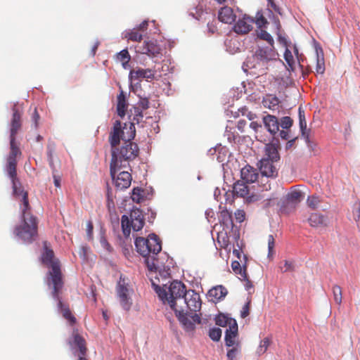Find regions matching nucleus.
I'll return each instance as SVG.
<instances>
[{
    "mask_svg": "<svg viewBox=\"0 0 360 360\" xmlns=\"http://www.w3.org/2000/svg\"><path fill=\"white\" fill-rule=\"evenodd\" d=\"M276 55L277 53L274 50V45L259 46L255 54L256 58L263 63L275 60Z\"/></svg>",
    "mask_w": 360,
    "mask_h": 360,
    "instance_id": "obj_15",
    "label": "nucleus"
},
{
    "mask_svg": "<svg viewBox=\"0 0 360 360\" xmlns=\"http://www.w3.org/2000/svg\"><path fill=\"white\" fill-rule=\"evenodd\" d=\"M199 4L195 8V13L191 12L190 15L195 18L196 20H200L203 14L202 6L200 4L202 0H198Z\"/></svg>",
    "mask_w": 360,
    "mask_h": 360,
    "instance_id": "obj_47",
    "label": "nucleus"
},
{
    "mask_svg": "<svg viewBox=\"0 0 360 360\" xmlns=\"http://www.w3.org/2000/svg\"><path fill=\"white\" fill-rule=\"evenodd\" d=\"M117 59L120 61L130 60L131 56L127 49H123L117 53Z\"/></svg>",
    "mask_w": 360,
    "mask_h": 360,
    "instance_id": "obj_45",
    "label": "nucleus"
},
{
    "mask_svg": "<svg viewBox=\"0 0 360 360\" xmlns=\"http://www.w3.org/2000/svg\"><path fill=\"white\" fill-rule=\"evenodd\" d=\"M141 189L139 188H134L132 191V200L133 201L139 202L140 199Z\"/></svg>",
    "mask_w": 360,
    "mask_h": 360,
    "instance_id": "obj_54",
    "label": "nucleus"
},
{
    "mask_svg": "<svg viewBox=\"0 0 360 360\" xmlns=\"http://www.w3.org/2000/svg\"><path fill=\"white\" fill-rule=\"evenodd\" d=\"M249 310H250V301H248L247 303L244 304V306L242 308V310L240 311V316L242 318H245L249 315Z\"/></svg>",
    "mask_w": 360,
    "mask_h": 360,
    "instance_id": "obj_51",
    "label": "nucleus"
},
{
    "mask_svg": "<svg viewBox=\"0 0 360 360\" xmlns=\"http://www.w3.org/2000/svg\"><path fill=\"white\" fill-rule=\"evenodd\" d=\"M235 218L237 222L241 223L245 220V213L242 210H237L235 212Z\"/></svg>",
    "mask_w": 360,
    "mask_h": 360,
    "instance_id": "obj_49",
    "label": "nucleus"
},
{
    "mask_svg": "<svg viewBox=\"0 0 360 360\" xmlns=\"http://www.w3.org/2000/svg\"><path fill=\"white\" fill-rule=\"evenodd\" d=\"M148 25V20H143L139 26L138 29L142 31H144L147 29V27Z\"/></svg>",
    "mask_w": 360,
    "mask_h": 360,
    "instance_id": "obj_61",
    "label": "nucleus"
},
{
    "mask_svg": "<svg viewBox=\"0 0 360 360\" xmlns=\"http://www.w3.org/2000/svg\"><path fill=\"white\" fill-rule=\"evenodd\" d=\"M292 125V120L288 116L282 117L279 122V126H281L283 129H288Z\"/></svg>",
    "mask_w": 360,
    "mask_h": 360,
    "instance_id": "obj_44",
    "label": "nucleus"
},
{
    "mask_svg": "<svg viewBox=\"0 0 360 360\" xmlns=\"http://www.w3.org/2000/svg\"><path fill=\"white\" fill-rule=\"evenodd\" d=\"M121 225L124 236L127 238L131 233V229L134 231H140L144 225V218L142 211L134 209L130 213V217L123 214L121 218Z\"/></svg>",
    "mask_w": 360,
    "mask_h": 360,
    "instance_id": "obj_7",
    "label": "nucleus"
},
{
    "mask_svg": "<svg viewBox=\"0 0 360 360\" xmlns=\"http://www.w3.org/2000/svg\"><path fill=\"white\" fill-rule=\"evenodd\" d=\"M117 112L120 117H124L127 110V101L126 96L122 90H121L120 94L117 96Z\"/></svg>",
    "mask_w": 360,
    "mask_h": 360,
    "instance_id": "obj_24",
    "label": "nucleus"
},
{
    "mask_svg": "<svg viewBox=\"0 0 360 360\" xmlns=\"http://www.w3.org/2000/svg\"><path fill=\"white\" fill-rule=\"evenodd\" d=\"M124 38L133 41H141L143 36L136 29H133L124 33Z\"/></svg>",
    "mask_w": 360,
    "mask_h": 360,
    "instance_id": "obj_34",
    "label": "nucleus"
},
{
    "mask_svg": "<svg viewBox=\"0 0 360 360\" xmlns=\"http://www.w3.org/2000/svg\"><path fill=\"white\" fill-rule=\"evenodd\" d=\"M157 70L155 68H139L135 70H131L129 74V80L131 84L139 79H146L147 82H150L155 79Z\"/></svg>",
    "mask_w": 360,
    "mask_h": 360,
    "instance_id": "obj_13",
    "label": "nucleus"
},
{
    "mask_svg": "<svg viewBox=\"0 0 360 360\" xmlns=\"http://www.w3.org/2000/svg\"><path fill=\"white\" fill-rule=\"evenodd\" d=\"M12 117L7 124L10 151L5 158L4 172L6 177L11 182L13 195L22 196L20 206L22 225L16 227L15 234L23 243H31L37 235V220L30 213L28 194L24 191L17 174V158L20 156L22 153L16 141V136L22 125V110L15 103L12 107Z\"/></svg>",
    "mask_w": 360,
    "mask_h": 360,
    "instance_id": "obj_1",
    "label": "nucleus"
},
{
    "mask_svg": "<svg viewBox=\"0 0 360 360\" xmlns=\"http://www.w3.org/2000/svg\"><path fill=\"white\" fill-rule=\"evenodd\" d=\"M246 283L245 285V290H249L253 288V285L250 280L247 278V280H244Z\"/></svg>",
    "mask_w": 360,
    "mask_h": 360,
    "instance_id": "obj_62",
    "label": "nucleus"
},
{
    "mask_svg": "<svg viewBox=\"0 0 360 360\" xmlns=\"http://www.w3.org/2000/svg\"><path fill=\"white\" fill-rule=\"evenodd\" d=\"M59 292H57V295L55 297L53 295V291L52 292L53 298L58 302V309L63 314V316L69 321L70 325H73L76 322L75 317L71 314V311L68 307V306L65 305L61 301V299L59 297Z\"/></svg>",
    "mask_w": 360,
    "mask_h": 360,
    "instance_id": "obj_18",
    "label": "nucleus"
},
{
    "mask_svg": "<svg viewBox=\"0 0 360 360\" xmlns=\"http://www.w3.org/2000/svg\"><path fill=\"white\" fill-rule=\"evenodd\" d=\"M250 127L252 129L255 131H257L259 128L262 127L260 124H258L257 122H252L250 124Z\"/></svg>",
    "mask_w": 360,
    "mask_h": 360,
    "instance_id": "obj_59",
    "label": "nucleus"
},
{
    "mask_svg": "<svg viewBox=\"0 0 360 360\" xmlns=\"http://www.w3.org/2000/svg\"><path fill=\"white\" fill-rule=\"evenodd\" d=\"M93 229H94V226H93L92 222L91 221H88L86 232H87V236H88V237L89 238H91V236H92Z\"/></svg>",
    "mask_w": 360,
    "mask_h": 360,
    "instance_id": "obj_58",
    "label": "nucleus"
},
{
    "mask_svg": "<svg viewBox=\"0 0 360 360\" xmlns=\"http://www.w3.org/2000/svg\"><path fill=\"white\" fill-rule=\"evenodd\" d=\"M218 18L224 23L231 24L236 21V15L231 8L224 6L219 10Z\"/></svg>",
    "mask_w": 360,
    "mask_h": 360,
    "instance_id": "obj_22",
    "label": "nucleus"
},
{
    "mask_svg": "<svg viewBox=\"0 0 360 360\" xmlns=\"http://www.w3.org/2000/svg\"><path fill=\"white\" fill-rule=\"evenodd\" d=\"M247 124V122L246 120H240L238 122V124H237V128L238 129L243 132L244 131V128L245 127Z\"/></svg>",
    "mask_w": 360,
    "mask_h": 360,
    "instance_id": "obj_57",
    "label": "nucleus"
},
{
    "mask_svg": "<svg viewBox=\"0 0 360 360\" xmlns=\"http://www.w3.org/2000/svg\"><path fill=\"white\" fill-rule=\"evenodd\" d=\"M134 245L137 252L146 258V264L150 271H156L157 268L153 260L150 261L147 256L150 253L158 255L162 249L161 243L158 236L155 233L149 234L148 238L137 237L135 239Z\"/></svg>",
    "mask_w": 360,
    "mask_h": 360,
    "instance_id": "obj_4",
    "label": "nucleus"
},
{
    "mask_svg": "<svg viewBox=\"0 0 360 360\" xmlns=\"http://www.w3.org/2000/svg\"><path fill=\"white\" fill-rule=\"evenodd\" d=\"M298 115H299V125L301 131L302 135H304L309 132V130L307 129V122L305 119L304 110L300 106L298 108Z\"/></svg>",
    "mask_w": 360,
    "mask_h": 360,
    "instance_id": "obj_30",
    "label": "nucleus"
},
{
    "mask_svg": "<svg viewBox=\"0 0 360 360\" xmlns=\"http://www.w3.org/2000/svg\"><path fill=\"white\" fill-rule=\"evenodd\" d=\"M153 286L162 302L168 303L173 310L175 308H179V304L183 301L184 292H188L185 285L179 281H172L168 288V292L154 283H153Z\"/></svg>",
    "mask_w": 360,
    "mask_h": 360,
    "instance_id": "obj_5",
    "label": "nucleus"
},
{
    "mask_svg": "<svg viewBox=\"0 0 360 360\" xmlns=\"http://www.w3.org/2000/svg\"><path fill=\"white\" fill-rule=\"evenodd\" d=\"M100 243L103 248L109 252L110 251L111 247L104 236L101 237Z\"/></svg>",
    "mask_w": 360,
    "mask_h": 360,
    "instance_id": "obj_55",
    "label": "nucleus"
},
{
    "mask_svg": "<svg viewBox=\"0 0 360 360\" xmlns=\"http://www.w3.org/2000/svg\"><path fill=\"white\" fill-rule=\"evenodd\" d=\"M69 344L74 353L79 352V360H87L84 356L86 354V348L85 340L78 334H74L72 340H70Z\"/></svg>",
    "mask_w": 360,
    "mask_h": 360,
    "instance_id": "obj_16",
    "label": "nucleus"
},
{
    "mask_svg": "<svg viewBox=\"0 0 360 360\" xmlns=\"http://www.w3.org/2000/svg\"><path fill=\"white\" fill-rule=\"evenodd\" d=\"M278 40L280 43L283 44V45H287V40L285 37L281 36V34L278 35Z\"/></svg>",
    "mask_w": 360,
    "mask_h": 360,
    "instance_id": "obj_63",
    "label": "nucleus"
},
{
    "mask_svg": "<svg viewBox=\"0 0 360 360\" xmlns=\"http://www.w3.org/2000/svg\"><path fill=\"white\" fill-rule=\"evenodd\" d=\"M254 18L244 14L243 17L239 18L233 27V30L238 34H248L252 30Z\"/></svg>",
    "mask_w": 360,
    "mask_h": 360,
    "instance_id": "obj_14",
    "label": "nucleus"
},
{
    "mask_svg": "<svg viewBox=\"0 0 360 360\" xmlns=\"http://www.w3.org/2000/svg\"><path fill=\"white\" fill-rule=\"evenodd\" d=\"M254 23L256 24L258 29L265 28L268 25V21L264 16L262 11H258L254 19Z\"/></svg>",
    "mask_w": 360,
    "mask_h": 360,
    "instance_id": "obj_33",
    "label": "nucleus"
},
{
    "mask_svg": "<svg viewBox=\"0 0 360 360\" xmlns=\"http://www.w3.org/2000/svg\"><path fill=\"white\" fill-rule=\"evenodd\" d=\"M112 166L110 164V176L115 186L119 190L129 188L132 179L131 174L127 171H121V169L124 168V166L118 165Z\"/></svg>",
    "mask_w": 360,
    "mask_h": 360,
    "instance_id": "obj_9",
    "label": "nucleus"
},
{
    "mask_svg": "<svg viewBox=\"0 0 360 360\" xmlns=\"http://www.w3.org/2000/svg\"><path fill=\"white\" fill-rule=\"evenodd\" d=\"M232 321H236L234 319L230 318L224 314H219L215 318L216 324L225 327L226 326H231L233 323Z\"/></svg>",
    "mask_w": 360,
    "mask_h": 360,
    "instance_id": "obj_31",
    "label": "nucleus"
},
{
    "mask_svg": "<svg viewBox=\"0 0 360 360\" xmlns=\"http://www.w3.org/2000/svg\"><path fill=\"white\" fill-rule=\"evenodd\" d=\"M279 102V99L276 96L271 94L266 95L262 101L263 105L265 108L273 110L278 108Z\"/></svg>",
    "mask_w": 360,
    "mask_h": 360,
    "instance_id": "obj_27",
    "label": "nucleus"
},
{
    "mask_svg": "<svg viewBox=\"0 0 360 360\" xmlns=\"http://www.w3.org/2000/svg\"><path fill=\"white\" fill-rule=\"evenodd\" d=\"M240 176L245 183H254L258 178V173L254 167L247 165L241 169Z\"/></svg>",
    "mask_w": 360,
    "mask_h": 360,
    "instance_id": "obj_23",
    "label": "nucleus"
},
{
    "mask_svg": "<svg viewBox=\"0 0 360 360\" xmlns=\"http://www.w3.org/2000/svg\"><path fill=\"white\" fill-rule=\"evenodd\" d=\"M279 141L276 140L266 144L264 157L257 164L261 174L266 177L275 178L278 176V163L280 160L278 153Z\"/></svg>",
    "mask_w": 360,
    "mask_h": 360,
    "instance_id": "obj_3",
    "label": "nucleus"
},
{
    "mask_svg": "<svg viewBox=\"0 0 360 360\" xmlns=\"http://www.w3.org/2000/svg\"><path fill=\"white\" fill-rule=\"evenodd\" d=\"M209 337L214 342L219 341L221 337V330L219 328L210 329Z\"/></svg>",
    "mask_w": 360,
    "mask_h": 360,
    "instance_id": "obj_41",
    "label": "nucleus"
},
{
    "mask_svg": "<svg viewBox=\"0 0 360 360\" xmlns=\"http://www.w3.org/2000/svg\"><path fill=\"white\" fill-rule=\"evenodd\" d=\"M263 122L264 127L271 134L275 135L278 133L279 130V122L276 116L267 115L263 117Z\"/></svg>",
    "mask_w": 360,
    "mask_h": 360,
    "instance_id": "obj_20",
    "label": "nucleus"
},
{
    "mask_svg": "<svg viewBox=\"0 0 360 360\" xmlns=\"http://www.w3.org/2000/svg\"><path fill=\"white\" fill-rule=\"evenodd\" d=\"M54 254L52 250L45 248L41 255V261L44 264L50 266L51 271L49 272L47 283L52 285L53 288V295L56 297L57 292L63 288V283L62 281L60 264L58 261L53 259Z\"/></svg>",
    "mask_w": 360,
    "mask_h": 360,
    "instance_id": "obj_6",
    "label": "nucleus"
},
{
    "mask_svg": "<svg viewBox=\"0 0 360 360\" xmlns=\"http://www.w3.org/2000/svg\"><path fill=\"white\" fill-rule=\"evenodd\" d=\"M301 196L302 192L300 191L294 190L288 193L287 200L292 202H300Z\"/></svg>",
    "mask_w": 360,
    "mask_h": 360,
    "instance_id": "obj_37",
    "label": "nucleus"
},
{
    "mask_svg": "<svg viewBox=\"0 0 360 360\" xmlns=\"http://www.w3.org/2000/svg\"><path fill=\"white\" fill-rule=\"evenodd\" d=\"M284 58L289 65L293 63V56L291 51L288 49H286L285 51Z\"/></svg>",
    "mask_w": 360,
    "mask_h": 360,
    "instance_id": "obj_50",
    "label": "nucleus"
},
{
    "mask_svg": "<svg viewBox=\"0 0 360 360\" xmlns=\"http://www.w3.org/2000/svg\"><path fill=\"white\" fill-rule=\"evenodd\" d=\"M231 348L227 350L226 356L228 360H237V356L240 353V345H237L231 347Z\"/></svg>",
    "mask_w": 360,
    "mask_h": 360,
    "instance_id": "obj_35",
    "label": "nucleus"
},
{
    "mask_svg": "<svg viewBox=\"0 0 360 360\" xmlns=\"http://www.w3.org/2000/svg\"><path fill=\"white\" fill-rule=\"evenodd\" d=\"M143 49L145 50V53L152 57L158 55L160 51V49L153 42H146Z\"/></svg>",
    "mask_w": 360,
    "mask_h": 360,
    "instance_id": "obj_32",
    "label": "nucleus"
},
{
    "mask_svg": "<svg viewBox=\"0 0 360 360\" xmlns=\"http://www.w3.org/2000/svg\"><path fill=\"white\" fill-rule=\"evenodd\" d=\"M174 311L181 326L186 333H193L195 328V325L201 322L200 317L198 314L185 310L183 306L175 308Z\"/></svg>",
    "mask_w": 360,
    "mask_h": 360,
    "instance_id": "obj_8",
    "label": "nucleus"
},
{
    "mask_svg": "<svg viewBox=\"0 0 360 360\" xmlns=\"http://www.w3.org/2000/svg\"><path fill=\"white\" fill-rule=\"evenodd\" d=\"M220 222L223 224L224 229H233V222L231 213L228 210H222L220 213Z\"/></svg>",
    "mask_w": 360,
    "mask_h": 360,
    "instance_id": "obj_26",
    "label": "nucleus"
},
{
    "mask_svg": "<svg viewBox=\"0 0 360 360\" xmlns=\"http://www.w3.org/2000/svg\"><path fill=\"white\" fill-rule=\"evenodd\" d=\"M39 118H40L39 115L37 110V108H35L34 110V112L32 113V121L34 124L35 129H37L38 127V122H39Z\"/></svg>",
    "mask_w": 360,
    "mask_h": 360,
    "instance_id": "obj_52",
    "label": "nucleus"
},
{
    "mask_svg": "<svg viewBox=\"0 0 360 360\" xmlns=\"http://www.w3.org/2000/svg\"><path fill=\"white\" fill-rule=\"evenodd\" d=\"M131 293L132 290L130 289L129 285L120 278L117 285V295L120 305L125 311H129L132 305Z\"/></svg>",
    "mask_w": 360,
    "mask_h": 360,
    "instance_id": "obj_11",
    "label": "nucleus"
},
{
    "mask_svg": "<svg viewBox=\"0 0 360 360\" xmlns=\"http://www.w3.org/2000/svg\"><path fill=\"white\" fill-rule=\"evenodd\" d=\"M353 217L355 221L357 223V225H359L360 223V201H356L354 202L353 205Z\"/></svg>",
    "mask_w": 360,
    "mask_h": 360,
    "instance_id": "obj_42",
    "label": "nucleus"
},
{
    "mask_svg": "<svg viewBox=\"0 0 360 360\" xmlns=\"http://www.w3.org/2000/svg\"><path fill=\"white\" fill-rule=\"evenodd\" d=\"M280 268L283 272L293 271L295 270L296 264L292 260H285L283 262V266H281Z\"/></svg>",
    "mask_w": 360,
    "mask_h": 360,
    "instance_id": "obj_39",
    "label": "nucleus"
},
{
    "mask_svg": "<svg viewBox=\"0 0 360 360\" xmlns=\"http://www.w3.org/2000/svg\"><path fill=\"white\" fill-rule=\"evenodd\" d=\"M266 11H267V12H268V16H269L270 18H271V17L274 18V22H275V24H276V27H277L278 29H279V27H280V26H281V25H280V22H279V20H278V18H275V17H274V14H273L272 10H271V9H269V8H268Z\"/></svg>",
    "mask_w": 360,
    "mask_h": 360,
    "instance_id": "obj_56",
    "label": "nucleus"
},
{
    "mask_svg": "<svg viewBox=\"0 0 360 360\" xmlns=\"http://www.w3.org/2000/svg\"><path fill=\"white\" fill-rule=\"evenodd\" d=\"M150 103L148 98L146 97H140L139 101L133 105L129 111V119L131 120L130 123L140 125L141 127H144V123L146 121H143V110H147L149 108Z\"/></svg>",
    "mask_w": 360,
    "mask_h": 360,
    "instance_id": "obj_10",
    "label": "nucleus"
},
{
    "mask_svg": "<svg viewBox=\"0 0 360 360\" xmlns=\"http://www.w3.org/2000/svg\"><path fill=\"white\" fill-rule=\"evenodd\" d=\"M316 71L318 74L323 75L325 72V64H324V58L322 49L320 48L319 51L318 49H316Z\"/></svg>",
    "mask_w": 360,
    "mask_h": 360,
    "instance_id": "obj_28",
    "label": "nucleus"
},
{
    "mask_svg": "<svg viewBox=\"0 0 360 360\" xmlns=\"http://www.w3.org/2000/svg\"><path fill=\"white\" fill-rule=\"evenodd\" d=\"M231 268L236 274L240 276V279L247 280L246 266L245 265L242 268L239 262L233 261Z\"/></svg>",
    "mask_w": 360,
    "mask_h": 360,
    "instance_id": "obj_29",
    "label": "nucleus"
},
{
    "mask_svg": "<svg viewBox=\"0 0 360 360\" xmlns=\"http://www.w3.org/2000/svg\"><path fill=\"white\" fill-rule=\"evenodd\" d=\"M135 135L136 129L133 123H124L122 126L120 120L114 122L109 137L112 147L110 164L112 167L116 165L124 167H129V162L138 156L139 148L136 143L131 142Z\"/></svg>",
    "mask_w": 360,
    "mask_h": 360,
    "instance_id": "obj_2",
    "label": "nucleus"
},
{
    "mask_svg": "<svg viewBox=\"0 0 360 360\" xmlns=\"http://www.w3.org/2000/svg\"><path fill=\"white\" fill-rule=\"evenodd\" d=\"M185 310L195 313L201 308V300L198 293L193 290H188V292H184L183 301H181L179 306H182Z\"/></svg>",
    "mask_w": 360,
    "mask_h": 360,
    "instance_id": "obj_12",
    "label": "nucleus"
},
{
    "mask_svg": "<svg viewBox=\"0 0 360 360\" xmlns=\"http://www.w3.org/2000/svg\"><path fill=\"white\" fill-rule=\"evenodd\" d=\"M302 137L304 139L308 148L314 151L316 148V143L314 142H313L311 139H310V136H309V132L307 133V134H305L304 135H302Z\"/></svg>",
    "mask_w": 360,
    "mask_h": 360,
    "instance_id": "obj_48",
    "label": "nucleus"
},
{
    "mask_svg": "<svg viewBox=\"0 0 360 360\" xmlns=\"http://www.w3.org/2000/svg\"><path fill=\"white\" fill-rule=\"evenodd\" d=\"M309 224L314 228L326 227L328 224V218L320 213H311L308 218Z\"/></svg>",
    "mask_w": 360,
    "mask_h": 360,
    "instance_id": "obj_21",
    "label": "nucleus"
},
{
    "mask_svg": "<svg viewBox=\"0 0 360 360\" xmlns=\"http://www.w3.org/2000/svg\"><path fill=\"white\" fill-rule=\"evenodd\" d=\"M307 202L310 208L316 210L319 207L321 200L319 197L316 195H311L307 198Z\"/></svg>",
    "mask_w": 360,
    "mask_h": 360,
    "instance_id": "obj_40",
    "label": "nucleus"
},
{
    "mask_svg": "<svg viewBox=\"0 0 360 360\" xmlns=\"http://www.w3.org/2000/svg\"><path fill=\"white\" fill-rule=\"evenodd\" d=\"M268 1V6L279 15H282L281 9L276 4L274 0H266Z\"/></svg>",
    "mask_w": 360,
    "mask_h": 360,
    "instance_id": "obj_53",
    "label": "nucleus"
},
{
    "mask_svg": "<svg viewBox=\"0 0 360 360\" xmlns=\"http://www.w3.org/2000/svg\"><path fill=\"white\" fill-rule=\"evenodd\" d=\"M225 135L227 136V139L229 142L234 141V136L232 135L227 129L225 131Z\"/></svg>",
    "mask_w": 360,
    "mask_h": 360,
    "instance_id": "obj_64",
    "label": "nucleus"
},
{
    "mask_svg": "<svg viewBox=\"0 0 360 360\" xmlns=\"http://www.w3.org/2000/svg\"><path fill=\"white\" fill-rule=\"evenodd\" d=\"M228 294L227 289L223 285H217L211 288L207 293L208 297L212 302H217L223 300Z\"/></svg>",
    "mask_w": 360,
    "mask_h": 360,
    "instance_id": "obj_19",
    "label": "nucleus"
},
{
    "mask_svg": "<svg viewBox=\"0 0 360 360\" xmlns=\"http://www.w3.org/2000/svg\"><path fill=\"white\" fill-rule=\"evenodd\" d=\"M279 136L284 140H288L289 138L288 131L284 129L280 131Z\"/></svg>",
    "mask_w": 360,
    "mask_h": 360,
    "instance_id": "obj_60",
    "label": "nucleus"
},
{
    "mask_svg": "<svg viewBox=\"0 0 360 360\" xmlns=\"http://www.w3.org/2000/svg\"><path fill=\"white\" fill-rule=\"evenodd\" d=\"M275 240L272 235L268 236V257H271L274 254Z\"/></svg>",
    "mask_w": 360,
    "mask_h": 360,
    "instance_id": "obj_46",
    "label": "nucleus"
},
{
    "mask_svg": "<svg viewBox=\"0 0 360 360\" xmlns=\"http://www.w3.org/2000/svg\"><path fill=\"white\" fill-rule=\"evenodd\" d=\"M231 326L226 329L225 333V345L227 347H231L237 345H240V342L236 340L238 335V323L236 321H232Z\"/></svg>",
    "mask_w": 360,
    "mask_h": 360,
    "instance_id": "obj_17",
    "label": "nucleus"
},
{
    "mask_svg": "<svg viewBox=\"0 0 360 360\" xmlns=\"http://www.w3.org/2000/svg\"><path fill=\"white\" fill-rule=\"evenodd\" d=\"M257 38L265 40L268 42L269 45L273 46L274 41L271 35L266 31L259 29L256 31Z\"/></svg>",
    "mask_w": 360,
    "mask_h": 360,
    "instance_id": "obj_36",
    "label": "nucleus"
},
{
    "mask_svg": "<svg viewBox=\"0 0 360 360\" xmlns=\"http://www.w3.org/2000/svg\"><path fill=\"white\" fill-rule=\"evenodd\" d=\"M333 294L335 302L340 304L342 302V290L340 286L334 285L333 287Z\"/></svg>",
    "mask_w": 360,
    "mask_h": 360,
    "instance_id": "obj_43",
    "label": "nucleus"
},
{
    "mask_svg": "<svg viewBox=\"0 0 360 360\" xmlns=\"http://www.w3.org/2000/svg\"><path fill=\"white\" fill-rule=\"evenodd\" d=\"M233 192L238 197L245 198L249 193L248 186L244 182L237 181L233 186Z\"/></svg>",
    "mask_w": 360,
    "mask_h": 360,
    "instance_id": "obj_25",
    "label": "nucleus"
},
{
    "mask_svg": "<svg viewBox=\"0 0 360 360\" xmlns=\"http://www.w3.org/2000/svg\"><path fill=\"white\" fill-rule=\"evenodd\" d=\"M270 345V340L269 338H264L261 342L257 348V354L262 355L266 352Z\"/></svg>",
    "mask_w": 360,
    "mask_h": 360,
    "instance_id": "obj_38",
    "label": "nucleus"
}]
</instances>
